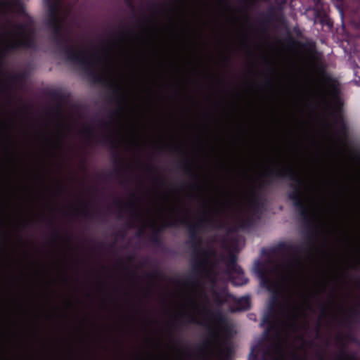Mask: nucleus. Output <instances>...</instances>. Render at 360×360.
Masks as SVG:
<instances>
[{
	"mask_svg": "<svg viewBox=\"0 0 360 360\" xmlns=\"http://www.w3.org/2000/svg\"><path fill=\"white\" fill-rule=\"evenodd\" d=\"M221 2L222 4H224L227 8H229V5L228 2L226 1V0H221Z\"/></svg>",
	"mask_w": 360,
	"mask_h": 360,
	"instance_id": "nucleus-45",
	"label": "nucleus"
},
{
	"mask_svg": "<svg viewBox=\"0 0 360 360\" xmlns=\"http://www.w3.org/2000/svg\"><path fill=\"white\" fill-rule=\"evenodd\" d=\"M15 30L20 38L11 43L7 47L6 51H10L17 50L20 48L27 49H34L37 47L34 32L32 29H28L26 24H16L13 25Z\"/></svg>",
	"mask_w": 360,
	"mask_h": 360,
	"instance_id": "nucleus-6",
	"label": "nucleus"
},
{
	"mask_svg": "<svg viewBox=\"0 0 360 360\" xmlns=\"http://www.w3.org/2000/svg\"><path fill=\"white\" fill-rule=\"evenodd\" d=\"M294 358H295V360H302V359H301L297 356H294Z\"/></svg>",
	"mask_w": 360,
	"mask_h": 360,
	"instance_id": "nucleus-50",
	"label": "nucleus"
},
{
	"mask_svg": "<svg viewBox=\"0 0 360 360\" xmlns=\"http://www.w3.org/2000/svg\"><path fill=\"white\" fill-rule=\"evenodd\" d=\"M131 217L133 218H136V219H141V214L139 213V212H133L131 213Z\"/></svg>",
	"mask_w": 360,
	"mask_h": 360,
	"instance_id": "nucleus-34",
	"label": "nucleus"
},
{
	"mask_svg": "<svg viewBox=\"0 0 360 360\" xmlns=\"http://www.w3.org/2000/svg\"><path fill=\"white\" fill-rule=\"evenodd\" d=\"M193 280H194V277L193 276H189L186 279V284H189V283H191L193 282Z\"/></svg>",
	"mask_w": 360,
	"mask_h": 360,
	"instance_id": "nucleus-33",
	"label": "nucleus"
},
{
	"mask_svg": "<svg viewBox=\"0 0 360 360\" xmlns=\"http://www.w3.org/2000/svg\"><path fill=\"white\" fill-rule=\"evenodd\" d=\"M63 139H61V140L60 141V143H59V144H60V146H61V145L63 144Z\"/></svg>",
	"mask_w": 360,
	"mask_h": 360,
	"instance_id": "nucleus-57",
	"label": "nucleus"
},
{
	"mask_svg": "<svg viewBox=\"0 0 360 360\" xmlns=\"http://www.w3.org/2000/svg\"><path fill=\"white\" fill-rule=\"evenodd\" d=\"M345 338L350 341L355 340V338L353 337V335L351 333H348L347 335H346Z\"/></svg>",
	"mask_w": 360,
	"mask_h": 360,
	"instance_id": "nucleus-37",
	"label": "nucleus"
},
{
	"mask_svg": "<svg viewBox=\"0 0 360 360\" xmlns=\"http://www.w3.org/2000/svg\"><path fill=\"white\" fill-rule=\"evenodd\" d=\"M212 319L219 325H224L226 323V317L221 310H216L210 313Z\"/></svg>",
	"mask_w": 360,
	"mask_h": 360,
	"instance_id": "nucleus-15",
	"label": "nucleus"
},
{
	"mask_svg": "<svg viewBox=\"0 0 360 360\" xmlns=\"http://www.w3.org/2000/svg\"><path fill=\"white\" fill-rule=\"evenodd\" d=\"M338 340H342V338L340 335H338Z\"/></svg>",
	"mask_w": 360,
	"mask_h": 360,
	"instance_id": "nucleus-54",
	"label": "nucleus"
},
{
	"mask_svg": "<svg viewBox=\"0 0 360 360\" xmlns=\"http://www.w3.org/2000/svg\"><path fill=\"white\" fill-rule=\"evenodd\" d=\"M143 234V230H142V229H141V230H139V231L137 232V233H136L137 236H142Z\"/></svg>",
	"mask_w": 360,
	"mask_h": 360,
	"instance_id": "nucleus-47",
	"label": "nucleus"
},
{
	"mask_svg": "<svg viewBox=\"0 0 360 360\" xmlns=\"http://www.w3.org/2000/svg\"><path fill=\"white\" fill-rule=\"evenodd\" d=\"M12 4L15 7H19V8L22 7V2L20 0H13Z\"/></svg>",
	"mask_w": 360,
	"mask_h": 360,
	"instance_id": "nucleus-30",
	"label": "nucleus"
},
{
	"mask_svg": "<svg viewBox=\"0 0 360 360\" xmlns=\"http://www.w3.org/2000/svg\"><path fill=\"white\" fill-rule=\"evenodd\" d=\"M326 315V307L324 306H321V316H323Z\"/></svg>",
	"mask_w": 360,
	"mask_h": 360,
	"instance_id": "nucleus-43",
	"label": "nucleus"
},
{
	"mask_svg": "<svg viewBox=\"0 0 360 360\" xmlns=\"http://www.w3.org/2000/svg\"><path fill=\"white\" fill-rule=\"evenodd\" d=\"M159 275H160V272L158 271H155L151 274H148L147 276L149 278H157L158 276H159Z\"/></svg>",
	"mask_w": 360,
	"mask_h": 360,
	"instance_id": "nucleus-28",
	"label": "nucleus"
},
{
	"mask_svg": "<svg viewBox=\"0 0 360 360\" xmlns=\"http://www.w3.org/2000/svg\"><path fill=\"white\" fill-rule=\"evenodd\" d=\"M2 90L4 93L9 95V88L6 85H2ZM8 100H11L10 96H8Z\"/></svg>",
	"mask_w": 360,
	"mask_h": 360,
	"instance_id": "nucleus-32",
	"label": "nucleus"
},
{
	"mask_svg": "<svg viewBox=\"0 0 360 360\" xmlns=\"http://www.w3.org/2000/svg\"><path fill=\"white\" fill-rule=\"evenodd\" d=\"M331 87L334 91L337 92L338 91V86L335 84H334V83L331 84Z\"/></svg>",
	"mask_w": 360,
	"mask_h": 360,
	"instance_id": "nucleus-42",
	"label": "nucleus"
},
{
	"mask_svg": "<svg viewBox=\"0 0 360 360\" xmlns=\"http://www.w3.org/2000/svg\"><path fill=\"white\" fill-rule=\"evenodd\" d=\"M213 297L215 303L219 306L223 305L226 302V299L220 292L214 291Z\"/></svg>",
	"mask_w": 360,
	"mask_h": 360,
	"instance_id": "nucleus-20",
	"label": "nucleus"
},
{
	"mask_svg": "<svg viewBox=\"0 0 360 360\" xmlns=\"http://www.w3.org/2000/svg\"><path fill=\"white\" fill-rule=\"evenodd\" d=\"M302 244L293 245L292 243L281 242L273 247L270 252L274 255L282 254L288 256L287 266L292 269L302 266L300 254L304 250Z\"/></svg>",
	"mask_w": 360,
	"mask_h": 360,
	"instance_id": "nucleus-5",
	"label": "nucleus"
},
{
	"mask_svg": "<svg viewBox=\"0 0 360 360\" xmlns=\"http://www.w3.org/2000/svg\"><path fill=\"white\" fill-rule=\"evenodd\" d=\"M319 360H325V358L323 355L320 354L319 356Z\"/></svg>",
	"mask_w": 360,
	"mask_h": 360,
	"instance_id": "nucleus-49",
	"label": "nucleus"
},
{
	"mask_svg": "<svg viewBox=\"0 0 360 360\" xmlns=\"http://www.w3.org/2000/svg\"><path fill=\"white\" fill-rule=\"evenodd\" d=\"M265 86L266 87H271L272 86V82L270 79H269L266 81Z\"/></svg>",
	"mask_w": 360,
	"mask_h": 360,
	"instance_id": "nucleus-38",
	"label": "nucleus"
},
{
	"mask_svg": "<svg viewBox=\"0 0 360 360\" xmlns=\"http://www.w3.org/2000/svg\"><path fill=\"white\" fill-rule=\"evenodd\" d=\"M76 213L91 219H98L101 217V212L97 210L94 212H89L87 207H85L82 212H80L79 210L77 209Z\"/></svg>",
	"mask_w": 360,
	"mask_h": 360,
	"instance_id": "nucleus-16",
	"label": "nucleus"
},
{
	"mask_svg": "<svg viewBox=\"0 0 360 360\" xmlns=\"http://www.w3.org/2000/svg\"><path fill=\"white\" fill-rule=\"evenodd\" d=\"M115 203L116 206H117L120 208H121L122 206V202L120 200H117V199L115 200Z\"/></svg>",
	"mask_w": 360,
	"mask_h": 360,
	"instance_id": "nucleus-39",
	"label": "nucleus"
},
{
	"mask_svg": "<svg viewBox=\"0 0 360 360\" xmlns=\"http://www.w3.org/2000/svg\"><path fill=\"white\" fill-rule=\"evenodd\" d=\"M146 169L148 172H154L155 170V167L153 165H149L147 167Z\"/></svg>",
	"mask_w": 360,
	"mask_h": 360,
	"instance_id": "nucleus-36",
	"label": "nucleus"
},
{
	"mask_svg": "<svg viewBox=\"0 0 360 360\" xmlns=\"http://www.w3.org/2000/svg\"><path fill=\"white\" fill-rule=\"evenodd\" d=\"M187 356L190 358V357H191V356H192V354H191L190 352H188V353L187 354Z\"/></svg>",
	"mask_w": 360,
	"mask_h": 360,
	"instance_id": "nucleus-55",
	"label": "nucleus"
},
{
	"mask_svg": "<svg viewBox=\"0 0 360 360\" xmlns=\"http://www.w3.org/2000/svg\"><path fill=\"white\" fill-rule=\"evenodd\" d=\"M103 247V244H99V245H98V248H102Z\"/></svg>",
	"mask_w": 360,
	"mask_h": 360,
	"instance_id": "nucleus-58",
	"label": "nucleus"
},
{
	"mask_svg": "<svg viewBox=\"0 0 360 360\" xmlns=\"http://www.w3.org/2000/svg\"><path fill=\"white\" fill-rule=\"evenodd\" d=\"M237 308L239 310H248L250 307V300L248 297H242L236 302Z\"/></svg>",
	"mask_w": 360,
	"mask_h": 360,
	"instance_id": "nucleus-17",
	"label": "nucleus"
},
{
	"mask_svg": "<svg viewBox=\"0 0 360 360\" xmlns=\"http://www.w3.org/2000/svg\"><path fill=\"white\" fill-rule=\"evenodd\" d=\"M100 143L104 146H109L111 148L115 150V153L112 155V163L115 166L113 172L111 174L118 175L122 171L124 170L123 162L120 157V155L117 152V144L110 135H103L100 139Z\"/></svg>",
	"mask_w": 360,
	"mask_h": 360,
	"instance_id": "nucleus-8",
	"label": "nucleus"
},
{
	"mask_svg": "<svg viewBox=\"0 0 360 360\" xmlns=\"http://www.w3.org/2000/svg\"><path fill=\"white\" fill-rule=\"evenodd\" d=\"M124 2L126 4V5L129 7V8L131 11L134 12V11H135V5H134L133 1L132 0H124Z\"/></svg>",
	"mask_w": 360,
	"mask_h": 360,
	"instance_id": "nucleus-27",
	"label": "nucleus"
},
{
	"mask_svg": "<svg viewBox=\"0 0 360 360\" xmlns=\"http://www.w3.org/2000/svg\"><path fill=\"white\" fill-rule=\"evenodd\" d=\"M127 225L129 226V227H131L132 226L131 223V222H128L127 223Z\"/></svg>",
	"mask_w": 360,
	"mask_h": 360,
	"instance_id": "nucleus-56",
	"label": "nucleus"
},
{
	"mask_svg": "<svg viewBox=\"0 0 360 360\" xmlns=\"http://www.w3.org/2000/svg\"><path fill=\"white\" fill-rule=\"evenodd\" d=\"M179 168L182 170L186 175L191 176L193 179L197 181L198 176L195 174L191 162L186 160L179 163Z\"/></svg>",
	"mask_w": 360,
	"mask_h": 360,
	"instance_id": "nucleus-13",
	"label": "nucleus"
},
{
	"mask_svg": "<svg viewBox=\"0 0 360 360\" xmlns=\"http://www.w3.org/2000/svg\"><path fill=\"white\" fill-rule=\"evenodd\" d=\"M267 352H265L262 358V360H266L265 356L266 355Z\"/></svg>",
	"mask_w": 360,
	"mask_h": 360,
	"instance_id": "nucleus-51",
	"label": "nucleus"
},
{
	"mask_svg": "<svg viewBox=\"0 0 360 360\" xmlns=\"http://www.w3.org/2000/svg\"><path fill=\"white\" fill-rule=\"evenodd\" d=\"M264 176L266 179L259 186L253 187L251 190L250 198L248 201V212L259 218L263 207L262 193L264 188L270 186L275 181L288 179L292 182L290 184L292 191L288 193V198L292 201L293 206L298 212L300 220L307 229L309 243H311L316 226L315 225V215L302 198L303 188L305 186L304 181L290 166H283L281 168L270 169Z\"/></svg>",
	"mask_w": 360,
	"mask_h": 360,
	"instance_id": "nucleus-2",
	"label": "nucleus"
},
{
	"mask_svg": "<svg viewBox=\"0 0 360 360\" xmlns=\"http://www.w3.org/2000/svg\"><path fill=\"white\" fill-rule=\"evenodd\" d=\"M53 237L55 239L58 238L60 237V234H59L58 231L56 229H55L54 233H53Z\"/></svg>",
	"mask_w": 360,
	"mask_h": 360,
	"instance_id": "nucleus-40",
	"label": "nucleus"
},
{
	"mask_svg": "<svg viewBox=\"0 0 360 360\" xmlns=\"http://www.w3.org/2000/svg\"><path fill=\"white\" fill-rule=\"evenodd\" d=\"M255 271L259 278L261 285L266 288H269L273 285V281L266 266L260 262H257L255 266Z\"/></svg>",
	"mask_w": 360,
	"mask_h": 360,
	"instance_id": "nucleus-10",
	"label": "nucleus"
},
{
	"mask_svg": "<svg viewBox=\"0 0 360 360\" xmlns=\"http://www.w3.org/2000/svg\"><path fill=\"white\" fill-rule=\"evenodd\" d=\"M272 18V14L264 15L261 21V25L264 26L271 21Z\"/></svg>",
	"mask_w": 360,
	"mask_h": 360,
	"instance_id": "nucleus-25",
	"label": "nucleus"
},
{
	"mask_svg": "<svg viewBox=\"0 0 360 360\" xmlns=\"http://www.w3.org/2000/svg\"><path fill=\"white\" fill-rule=\"evenodd\" d=\"M22 79L23 75L20 73L8 75V82L11 84H15L20 82Z\"/></svg>",
	"mask_w": 360,
	"mask_h": 360,
	"instance_id": "nucleus-21",
	"label": "nucleus"
},
{
	"mask_svg": "<svg viewBox=\"0 0 360 360\" xmlns=\"http://www.w3.org/2000/svg\"><path fill=\"white\" fill-rule=\"evenodd\" d=\"M47 7V18L46 20L48 28L51 32V40L56 44L58 51L62 53L68 61L80 67L86 76L94 84L107 85L110 94V99L119 103L118 108L112 112V115L120 114L124 110L123 103L125 98L120 94L119 87L113 82H108L102 75L95 70V63L89 57L85 50L77 48L70 43L72 38L63 31L60 20V0H44Z\"/></svg>",
	"mask_w": 360,
	"mask_h": 360,
	"instance_id": "nucleus-1",
	"label": "nucleus"
},
{
	"mask_svg": "<svg viewBox=\"0 0 360 360\" xmlns=\"http://www.w3.org/2000/svg\"><path fill=\"white\" fill-rule=\"evenodd\" d=\"M356 27L360 28V20L356 23Z\"/></svg>",
	"mask_w": 360,
	"mask_h": 360,
	"instance_id": "nucleus-53",
	"label": "nucleus"
},
{
	"mask_svg": "<svg viewBox=\"0 0 360 360\" xmlns=\"http://www.w3.org/2000/svg\"><path fill=\"white\" fill-rule=\"evenodd\" d=\"M128 207L134 208L135 207V202H129L127 204Z\"/></svg>",
	"mask_w": 360,
	"mask_h": 360,
	"instance_id": "nucleus-41",
	"label": "nucleus"
},
{
	"mask_svg": "<svg viewBox=\"0 0 360 360\" xmlns=\"http://www.w3.org/2000/svg\"><path fill=\"white\" fill-rule=\"evenodd\" d=\"M331 115L333 118V122L335 126L337 128H338L341 134H346L347 131V127L345 122H344L341 113L338 111H334L332 112Z\"/></svg>",
	"mask_w": 360,
	"mask_h": 360,
	"instance_id": "nucleus-12",
	"label": "nucleus"
},
{
	"mask_svg": "<svg viewBox=\"0 0 360 360\" xmlns=\"http://www.w3.org/2000/svg\"><path fill=\"white\" fill-rule=\"evenodd\" d=\"M1 4L4 6H10L11 5V2L8 0H4L2 2H1Z\"/></svg>",
	"mask_w": 360,
	"mask_h": 360,
	"instance_id": "nucleus-35",
	"label": "nucleus"
},
{
	"mask_svg": "<svg viewBox=\"0 0 360 360\" xmlns=\"http://www.w3.org/2000/svg\"><path fill=\"white\" fill-rule=\"evenodd\" d=\"M233 350L231 346L226 345L224 348L221 349L220 356L222 360H231Z\"/></svg>",
	"mask_w": 360,
	"mask_h": 360,
	"instance_id": "nucleus-18",
	"label": "nucleus"
},
{
	"mask_svg": "<svg viewBox=\"0 0 360 360\" xmlns=\"http://www.w3.org/2000/svg\"><path fill=\"white\" fill-rule=\"evenodd\" d=\"M255 216L250 214L245 218H240L238 221L240 229L245 230L252 228L255 224Z\"/></svg>",
	"mask_w": 360,
	"mask_h": 360,
	"instance_id": "nucleus-14",
	"label": "nucleus"
},
{
	"mask_svg": "<svg viewBox=\"0 0 360 360\" xmlns=\"http://www.w3.org/2000/svg\"><path fill=\"white\" fill-rule=\"evenodd\" d=\"M349 322V319L348 318H345L343 321L342 322V323H343L344 325H347Z\"/></svg>",
	"mask_w": 360,
	"mask_h": 360,
	"instance_id": "nucleus-46",
	"label": "nucleus"
},
{
	"mask_svg": "<svg viewBox=\"0 0 360 360\" xmlns=\"http://www.w3.org/2000/svg\"><path fill=\"white\" fill-rule=\"evenodd\" d=\"M226 259L227 272L229 274H235L236 275V277L233 278L232 283L238 286L246 284L248 279L245 278L241 267L236 264L237 255L233 252H230Z\"/></svg>",
	"mask_w": 360,
	"mask_h": 360,
	"instance_id": "nucleus-7",
	"label": "nucleus"
},
{
	"mask_svg": "<svg viewBox=\"0 0 360 360\" xmlns=\"http://www.w3.org/2000/svg\"><path fill=\"white\" fill-rule=\"evenodd\" d=\"M153 181H154V182H155V183H160V184H165V179H163V178H162V177L155 176V177L153 179Z\"/></svg>",
	"mask_w": 360,
	"mask_h": 360,
	"instance_id": "nucleus-29",
	"label": "nucleus"
},
{
	"mask_svg": "<svg viewBox=\"0 0 360 360\" xmlns=\"http://www.w3.org/2000/svg\"><path fill=\"white\" fill-rule=\"evenodd\" d=\"M1 229H2V221L1 219H0V231H1Z\"/></svg>",
	"mask_w": 360,
	"mask_h": 360,
	"instance_id": "nucleus-52",
	"label": "nucleus"
},
{
	"mask_svg": "<svg viewBox=\"0 0 360 360\" xmlns=\"http://www.w3.org/2000/svg\"><path fill=\"white\" fill-rule=\"evenodd\" d=\"M268 71H269L270 73H274V71H275V70H274V68L273 67L269 66V67L268 68Z\"/></svg>",
	"mask_w": 360,
	"mask_h": 360,
	"instance_id": "nucleus-44",
	"label": "nucleus"
},
{
	"mask_svg": "<svg viewBox=\"0 0 360 360\" xmlns=\"http://www.w3.org/2000/svg\"><path fill=\"white\" fill-rule=\"evenodd\" d=\"M169 223L167 222L165 223L158 227H156L155 226H153V232L150 234L149 237V240L151 242V243L157 248H161L163 245V241L161 238V233L163 232L165 229L168 228L167 225Z\"/></svg>",
	"mask_w": 360,
	"mask_h": 360,
	"instance_id": "nucleus-11",
	"label": "nucleus"
},
{
	"mask_svg": "<svg viewBox=\"0 0 360 360\" xmlns=\"http://www.w3.org/2000/svg\"><path fill=\"white\" fill-rule=\"evenodd\" d=\"M338 360H356V356L354 354H349L345 350V347L340 352L338 356Z\"/></svg>",
	"mask_w": 360,
	"mask_h": 360,
	"instance_id": "nucleus-19",
	"label": "nucleus"
},
{
	"mask_svg": "<svg viewBox=\"0 0 360 360\" xmlns=\"http://www.w3.org/2000/svg\"><path fill=\"white\" fill-rule=\"evenodd\" d=\"M258 356V351L256 347H253L249 354V360H257Z\"/></svg>",
	"mask_w": 360,
	"mask_h": 360,
	"instance_id": "nucleus-24",
	"label": "nucleus"
},
{
	"mask_svg": "<svg viewBox=\"0 0 360 360\" xmlns=\"http://www.w3.org/2000/svg\"><path fill=\"white\" fill-rule=\"evenodd\" d=\"M128 34H129V32H127L126 34L124 32H120L119 35L122 37L123 36Z\"/></svg>",
	"mask_w": 360,
	"mask_h": 360,
	"instance_id": "nucleus-48",
	"label": "nucleus"
},
{
	"mask_svg": "<svg viewBox=\"0 0 360 360\" xmlns=\"http://www.w3.org/2000/svg\"><path fill=\"white\" fill-rule=\"evenodd\" d=\"M190 188L191 189H200V185L198 183V181H196L194 184H191L190 185Z\"/></svg>",
	"mask_w": 360,
	"mask_h": 360,
	"instance_id": "nucleus-31",
	"label": "nucleus"
},
{
	"mask_svg": "<svg viewBox=\"0 0 360 360\" xmlns=\"http://www.w3.org/2000/svg\"><path fill=\"white\" fill-rule=\"evenodd\" d=\"M179 225H184L187 226L188 231L189 240L195 253V259L192 264V269L193 273L200 274L205 269V265L207 264L206 259H201V256L207 257V252L201 248L202 240L198 234V231L200 228L209 225L212 227H220L221 222L219 220H214L211 217L200 219L195 224H192L189 221L188 217V210H186V215L183 217H176L173 219L167 225V226L177 227Z\"/></svg>",
	"mask_w": 360,
	"mask_h": 360,
	"instance_id": "nucleus-3",
	"label": "nucleus"
},
{
	"mask_svg": "<svg viewBox=\"0 0 360 360\" xmlns=\"http://www.w3.org/2000/svg\"><path fill=\"white\" fill-rule=\"evenodd\" d=\"M219 332L214 328H210L207 333V338L197 346L198 350V355L201 356L207 354V350L211 343L217 342L219 340Z\"/></svg>",
	"mask_w": 360,
	"mask_h": 360,
	"instance_id": "nucleus-9",
	"label": "nucleus"
},
{
	"mask_svg": "<svg viewBox=\"0 0 360 360\" xmlns=\"http://www.w3.org/2000/svg\"><path fill=\"white\" fill-rule=\"evenodd\" d=\"M183 317L186 319V321L187 323H196V321H197L195 316H194L193 315L184 314Z\"/></svg>",
	"mask_w": 360,
	"mask_h": 360,
	"instance_id": "nucleus-26",
	"label": "nucleus"
},
{
	"mask_svg": "<svg viewBox=\"0 0 360 360\" xmlns=\"http://www.w3.org/2000/svg\"><path fill=\"white\" fill-rule=\"evenodd\" d=\"M277 301L276 297L273 298L262 320V325H266L267 326L265 330L266 335L281 323L290 329H295L297 325V321L300 318L299 308L297 306L291 304L288 305L287 307L282 306V312L286 318V320L281 321L278 318V313L276 308Z\"/></svg>",
	"mask_w": 360,
	"mask_h": 360,
	"instance_id": "nucleus-4",
	"label": "nucleus"
},
{
	"mask_svg": "<svg viewBox=\"0 0 360 360\" xmlns=\"http://www.w3.org/2000/svg\"><path fill=\"white\" fill-rule=\"evenodd\" d=\"M50 96L51 97L52 99L57 101H60L63 99V94L56 91H53L50 92Z\"/></svg>",
	"mask_w": 360,
	"mask_h": 360,
	"instance_id": "nucleus-22",
	"label": "nucleus"
},
{
	"mask_svg": "<svg viewBox=\"0 0 360 360\" xmlns=\"http://www.w3.org/2000/svg\"><path fill=\"white\" fill-rule=\"evenodd\" d=\"M82 133L87 137L90 139H93L94 137V134L91 127H84L82 130Z\"/></svg>",
	"mask_w": 360,
	"mask_h": 360,
	"instance_id": "nucleus-23",
	"label": "nucleus"
}]
</instances>
